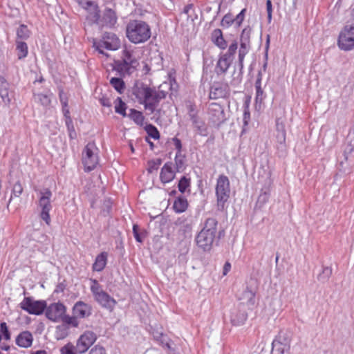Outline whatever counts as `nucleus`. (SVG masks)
I'll list each match as a JSON object with an SVG mask.
<instances>
[{
    "instance_id": "nucleus-1",
    "label": "nucleus",
    "mask_w": 354,
    "mask_h": 354,
    "mask_svg": "<svg viewBox=\"0 0 354 354\" xmlns=\"http://www.w3.org/2000/svg\"><path fill=\"white\" fill-rule=\"evenodd\" d=\"M151 35L149 25L142 20H131L126 27V36L129 41L135 44L148 41Z\"/></svg>"
},
{
    "instance_id": "nucleus-2",
    "label": "nucleus",
    "mask_w": 354,
    "mask_h": 354,
    "mask_svg": "<svg viewBox=\"0 0 354 354\" xmlns=\"http://www.w3.org/2000/svg\"><path fill=\"white\" fill-rule=\"evenodd\" d=\"M230 183L228 177L224 174L219 175L215 187L216 205L218 210L224 211L226 209L227 203L230 197Z\"/></svg>"
},
{
    "instance_id": "nucleus-3",
    "label": "nucleus",
    "mask_w": 354,
    "mask_h": 354,
    "mask_svg": "<svg viewBox=\"0 0 354 354\" xmlns=\"http://www.w3.org/2000/svg\"><path fill=\"white\" fill-rule=\"evenodd\" d=\"M139 65L131 47L124 46L122 50L121 60L115 62L117 70L123 74H131Z\"/></svg>"
},
{
    "instance_id": "nucleus-4",
    "label": "nucleus",
    "mask_w": 354,
    "mask_h": 354,
    "mask_svg": "<svg viewBox=\"0 0 354 354\" xmlns=\"http://www.w3.org/2000/svg\"><path fill=\"white\" fill-rule=\"evenodd\" d=\"M82 162L86 172L96 168L99 164V149L94 142H88L82 153Z\"/></svg>"
},
{
    "instance_id": "nucleus-5",
    "label": "nucleus",
    "mask_w": 354,
    "mask_h": 354,
    "mask_svg": "<svg viewBox=\"0 0 354 354\" xmlns=\"http://www.w3.org/2000/svg\"><path fill=\"white\" fill-rule=\"evenodd\" d=\"M93 46L99 53L108 56L103 49L116 50L120 48L121 41L115 33L106 32L104 33L100 39L95 40Z\"/></svg>"
},
{
    "instance_id": "nucleus-6",
    "label": "nucleus",
    "mask_w": 354,
    "mask_h": 354,
    "mask_svg": "<svg viewBox=\"0 0 354 354\" xmlns=\"http://www.w3.org/2000/svg\"><path fill=\"white\" fill-rule=\"evenodd\" d=\"M52 196L53 193L49 188H44L39 192L38 201V205L41 209L39 216L47 225H50L51 223L50 212L53 208L51 204Z\"/></svg>"
},
{
    "instance_id": "nucleus-7",
    "label": "nucleus",
    "mask_w": 354,
    "mask_h": 354,
    "mask_svg": "<svg viewBox=\"0 0 354 354\" xmlns=\"http://www.w3.org/2000/svg\"><path fill=\"white\" fill-rule=\"evenodd\" d=\"M19 307L30 315H39L44 312L46 302L43 300H35L31 297H25L20 302Z\"/></svg>"
},
{
    "instance_id": "nucleus-8",
    "label": "nucleus",
    "mask_w": 354,
    "mask_h": 354,
    "mask_svg": "<svg viewBox=\"0 0 354 354\" xmlns=\"http://www.w3.org/2000/svg\"><path fill=\"white\" fill-rule=\"evenodd\" d=\"M337 46L344 51L354 48V25L346 26L341 30L337 39Z\"/></svg>"
},
{
    "instance_id": "nucleus-9",
    "label": "nucleus",
    "mask_w": 354,
    "mask_h": 354,
    "mask_svg": "<svg viewBox=\"0 0 354 354\" xmlns=\"http://www.w3.org/2000/svg\"><path fill=\"white\" fill-rule=\"evenodd\" d=\"M291 338L288 333L280 332L272 344V354H288L290 349Z\"/></svg>"
},
{
    "instance_id": "nucleus-10",
    "label": "nucleus",
    "mask_w": 354,
    "mask_h": 354,
    "mask_svg": "<svg viewBox=\"0 0 354 354\" xmlns=\"http://www.w3.org/2000/svg\"><path fill=\"white\" fill-rule=\"evenodd\" d=\"M91 290L96 301L102 306L112 308L115 305V299L102 289L100 285L96 280L93 281V284L91 287Z\"/></svg>"
},
{
    "instance_id": "nucleus-11",
    "label": "nucleus",
    "mask_w": 354,
    "mask_h": 354,
    "mask_svg": "<svg viewBox=\"0 0 354 354\" xmlns=\"http://www.w3.org/2000/svg\"><path fill=\"white\" fill-rule=\"evenodd\" d=\"M96 340L97 335L94 332L86 330L82 333L76 342L78 354L85 353Z\"/></svg>"
},
{
    "instance_id": "nucleus-12",
    "label": "nucleus",
    "mask_w": 354,
    "mask_h": 354,
    "mask_svg": "<svg viewBox=\"0 0 354 354\" xmlns=\"http://www.w3.org/2000/svg\"><path fill=\"white\" fill-rule=\"evenodd\" d=\"M46 317L53 322L62 320L66 312V307L60 302L53 303L46 308Z\"/></svg>"
},
{
    "instance_id": "nucleus-13",
    "label": "nucleus",
    "mask_w": 354,
    "mask_h": 354,
    "mask_svg": "<svg viewBox=\"0 0 354 354\" xmlns=\"http://www.w3.org/2000/svg\"><path fill=\"white\" fill-rule=\"evenodd\" d=\"M208 114L209 120L216 125H220L225 120V112L218 103H211L208 108Z\"/></svg>"
},
{
    "instance_id": "nucleus-14",
    "label": "nucleus",
    "mask_w": 354,
    "mask_h": 354,
    "mask_svg": "<svg viewBox=\"0 0 354 354\" xmlns=\"http://www.w3.org/2000/svg\"><path fill=\"white\" fill-rule=\"evenodd\" d=\"M215 236L213 234L201 230L196 236V245L203 251L209 252L212 248Z\"/></svg>"
},
{
    "instance_id": "nucleus-15",
    "label": "nucleus",
    "mask_w": 354,
    "mask_h": 354,
    "mask_svg": "<svg viewBox=\"0 0 354 354\" xmlns=\"http://www.w3.org/2000/svg\"><path fill=\"white\" fill-rule=\"evenodd\" d=\"M118 21V16L115 11L111 8H105L102 16L100 17L98 24L102 27L113 28Z\"/></svg>"
},
{
    "instance_id": "nucleus-16",
    "label": "nucleus",
    "mask_w": 354,
    "mask_h": 354,
    "mask_svg": "<svg viewBox=\"0 0 354 354\" xmlns=\"http://www.w3.org/2000/svg\"><path fill=\"white\" fill-rule=\"evenodd\" d=\"M81 6L87 11V19L92 23L98 24L100 20V9L94 1H87Z\"/></svg>"
},
{
    "instance_id": "nucleus-17",
    "label": "nucleus",
    "mask_w": 354,
    "mask_h": 354,
    "mask_svg": "<svg viewBox=\"0 0 354 354\" xmlns=\"http://www.w3.org/2000/svg\"><path fill=\"white\" fill-rule=\"evenodd\" d=\"M176 174L173 163L166 162L160 169V180L162 184L169 183L175 178Z\"/></svg>"
},
{
    "instance_id": "nucleus-18",
    "label": "nucleus",
    "mask_w": 354,
    "mask_h": 354,
    "mask_svg": "<svg viewBox=\"0 0 354 354\" xmlns=\"http://www.w3.org/2000/svg\"><path fill=\"white\" fill-rule=\"evenodd\" d=\"M73 314L80 319L88 317L91 314V307L90 305L79 301L73 308Z\"/></svg>"
},
{
    "instance_id": "nucleus-19",
    "label": "nucleus",
    "mask_w": 354,
    "mask_h": 354,
    "mask_svg": "<svg viewBox=\"0 0 354 354\" xmlns=\"http://www.w3.org/2000/svg\"><path fill=\"white\" fill-rule=\"evenodd\" d=\"M155 91V89L142 84L135 89L134 94L140 103L143 104Z\"/></svg>"
},
{
    "instance_id": "nucleus-20",
    "label": "nucleus",
    "mask_w": 354,
    "mask_h": 354,
    "mask_svg": "<svg viewBox=\"0 0 354 354\" xmlns=\"http://www.w3.org/2000/svg\"><path fill=\"white\" fill-rule=\"evenodd\" d=\"M33 337L30 331L25 330L20 333L15 339L16 344L21 348H29L32 346Z\"/></svg>"
},
{
    "instance_id": "nucleus-21",
    "label": "nucleus",
    "mask_w": 354,
    "mask_h": 354,
    "mask_svg": "<svg viewBox=\"0 0 354 354\" xmlns=\"http://www.w3.org/2000/svg\"><path fill=\"white\" fill-rule=\"evenodd\" d=\"M232 62L233 60L231 59L225 57L223 55H221L215 66L216 73L218 75L225 74L231 66Z\"/></svg>"
},
{
    "instance_id": "nucleus-22",
    "label": "nucleus",
    "mask_w": 354,
    "mask_h": 354,
    "mask_svg": "<svg viewBox=\"0 0 354 354\" xmlns=\"http://www.w3.org/2000/svg\"><path fill=\"white\" fill-rule=\"evenodd\" d=\"M211 40L212 43L218 48L224 50L227 48V44L224 39L223 32L221 29H214L211 34Z\"/></svg>"
},
{
    "instance_id": "nucleus-23",
    "label": "nucleus",
    "mask_w": 354,
    "mask_h": 354,
    "mask_svg": "<svg viewBox=\"0 0 354 354\" xmlns=\"http://www.w3.org/2000/svg\"><path fill=\"white\" fill-rule=\"evenodd\" d=\"M164 97L156 91L153 93L151 97H149L142 104L145 106V109L150 111V113H153L156 108L158 106L160 99Z\"/></svg>"
},
{
    "instance_id": "nucleus-24",
    "label": "nucleus",
    "mask_w": 354,
    "mask_h": 354,
    "mask_svg": "<svg viewBox=\"0 0 354 354\" xmlns=\"http://www.w3.org/2000/svg\"><path fill=\"white\" fill-rule=\"evenodd\" d=\"M108 259V253L106 252H102L100 254L97 255L95 261L93 263L92 269L95 272L102 271L106 266Z\"/></svg>"
},
{
    "instance_id": "nucleus-25",
    "label": "nucleus",
    "mask_w": 354,
    "mask_h": 354,
    "mask_svg": "<svg viewBox=\"0 0 354 354\" xmlns=\"http://www.w3.org/2000/svg\"><path fill=\"white\" fill-rule=\"evenodd\" d=\"M276 128V140L277 143L279 145H285L286 140V131L285 129V124L283 122H280L279 119L277 120Z\"/></svg>"
},
{
    "instance_id": "nucleus-26",
    "label": "nucleus",
    "mask_w": 354,
    "mask_h": 354,
    "mask_svg": "<svg viewBox=\"0 0 354 354\" xmlns=\"http://www.w3.org/2000/svg\"><path fill=\"white\" fill-rule=\"evenodd\" d=\"M188 207V201L184 196H178L174 201L173 209L176 213H183Z\"/></svg>"
},
{
    "instance_id": "nucleus-27",
    "label": "nucleus",
    "mask_w": 354,
    "mask_h": 354,
    "mask_svg": "<svg viewBox=\"0 0 354 354\" xmlns=\"http://www.w3.org/2000/svg\"><path fill=\"white\" fill-rule=\"evenodd\" d=\"M218 221L215 218H208L205 220L204 227L201 231L206 233H211L216 236L217 232Z\"/></svg>"
},
{
    "instance_id": "nucleus-28",
    "label": "nucleus",
    "mask_w": 354,
    "mask_h": 354,
    "mask_svg": "<svg viewBox=\"0 0 354 354\" xmlns=\"http://www.w3.org/2000/svg\"><path fill=\"white\" fill-rule=\"evenodd\" d=\"M9 84L2 76H0V95L4 102L9 103L10 99L8 94Z\"/></svg>"
},
{
    "instance_id": "nucleus-29",
    "label": "nucleus",
    "mask_w": 354,
    "mask_h": 354,
    "mask_svg": "<svg viewBox=\"0 0 354 354\" xmlns=\"http://www.w3.org/2000/svg\"><path fill=\"white\" fill-rule=\"evenodd\" d=\"M129 116L138 125H143L145 117L142 112L132 109L130 110Z\"/></svg>"
},
{
    "instance_id": "nucleus-30",
    "label": "nucleus",
    "mask_w": 354,
    "mask_h": 354,
    "mask_svg": "<svg viewBox=\"0 0 354 354\" xmlns=\"http://www.w3.org/2000/svg\"><path fill=\"white\" fill-rule=\"evenodd\" d=\"M248 315L245 313H237L232 315L231 322L234 326L243 325L247 320Z\"/></svg>"
},
{
    "instance_id": "nucleus-31",
    "label": "nucleus",
    "mask_w": 354,
    "mask_h": 354,
    "mask_svg": "<svg viewBox=\"0 0 354 354\" xmlns=\"http://www.w3.org/2000/svg\"><path fill=\"white\" fill-rule=\"evenodd\" d=\"M189 118L194 127L203 134V131H205L206 129L204 127V122L199 118L198 113H192Z\"/></svg>"
},
{
    "instance_id": "nucleus-32",
    "label": "nucleus",
    "mask_w": 354,
    "mask_h": 354,
    "mask_svg": "<svg viewBox=\"0 0 354 354\" xmlns=\"http://www.w3.org/2000/svg\"><path fill=\"white\" fill-rule=\"evenodd\" d=\"M111 85L120 93H122L125 88L124 81L118 77H112L110 80Z\"/></svg>"
},
{
    "instance_id": "nucleus-33",
    "label": "nucleus",
    "mask_w": 354,
    "mask_h": 354,
    "mask_svg": "<svg viewBox=\"0 0 354 354\" xmlns=\"http://www.w3.org/2000/svg\"><path fill=\"white\" fill-rule=\"evenodd\" d=\"M17 50L18 51L19 59L26 57L28 55V46L26 43L24 41H17Z\"/></svg>"
},
{
    "instance_id": "nucleus-34",
    "label": "nucleus",
    "mask_w": 354,
    "mask_h": 354,
    "mask_svg": "<svg viewBox=\"0 0 354 354\" xmlns=\"http://www.w3.org/2000/svg\"><path fill=\"white\" fill-rule=\"evenodd\" d=\"M256 101L261 102L264 99V92L261 88V79L258 78L255 82Z\"/></svg>"
},
{
    "instance_id": "nucleus-35",
    "label": "nucleus",
    "mask_w": 354,
    "mask_h": 354,
    "mask_svg": "<svg viewBox=\"0 0 354 354\" xmlns=\"http://www.w3.org/2000/svg\"><path fill=\"white\" fill-rule=\"evenodd\" d=\"M248 299L245 302L247 304L254 306L255 304V292L247 288L243 293L242 299Z\"/></svg>"
},
{
    "instance_id": "nucleus-36",
    "label": "nucleus",
    "mask_w": 354,
    "mask_h": 354,
    "mask_svg": "<svg viewBox=\"0 0 354 354\" xmlns=\"http://www.w3.org/2000/svg\"><path fill=\"white\" fill-rule=\"evenodd\" d=\"M191 180L185 176H183L178 185V190L182 193H185L186 189L190 187Z\"/></svg>"
},
{
    "instance_id": "nucleus-37",
    "label": "nucleus",
    "mask_w": 354,
    "mask_h": 354,
    "mask_svg": "<svg viewBox=\"0 0 354 354\" xmlns=\"http://www.w3.org/2000/svg\"><path fill=\"white\" fill-rule=\"evenodd\" d=\"M60 354H78L77 347L68 342L60 348Z\"/></svg>"
},
{
    "instance_id": "nucleus-38",
    "label": "nucleus",
    "mask_w": 354,
    "mask_h": 354,
    "mask_svg": "<svg viewBox=\"0 0 354 354\" xmlns=\"http://www.w3.org/2000/svg\"><path fill=\"white\" fill-rule=\"evenodd\" d=\"M237 48H238L237 41L234 40L229 46L227 51L223 55H225V57L231 59L232 60H233L234 56L236 52Z\"/></svg>"
},
{
    "instance_id": "nucleus-39",
    "label": "nucleus",
    "mask_w": 354,
    "mask_h": 354,
    "mask_svg": "<svg viewBox=\"0 0 354 354\" xmlns=\"http://www.w3.org/2000/svg\"><path fill=\"white\" fill-rule=\"evenodd\" d=\"M78 317L73 315V316L64 315L62 321L73 327H77L79 325V322L77 320Z\"/></svg>"
},
{
    "instance_id": "nucleus-40",
    "label": "nucleus",
    "mask_w": 354,
    "mask_h": 354,
    "mask_svg": "<svg viewBox=\"0 0 354 354\" xmlns=\"http://www.w3.org/2000/svg\"><path fill=\"white\" fill-rule=\"evenodd\" d=\"M117 101H118V103L115 106V112L122 115L124 117L126 116V104L124 102H122L120 97H118Z\"/></svg>"
},
{
    "instance_id": "nucleus-41",
    "label": "nucleus",
    "mask_w": 354,
    "mask_h": 354,
    "mask_svg": "<svg viewBox=\"0 0 354 354\" xmlns=\"http://www.w3.org/2000/svg\"><path fill=\"white\" fill-rule=\"evenodd\" d=\"M162 161L160 159L157 158L155 160H151L148 162V168L147 171L149 173L151 174L155 171H157L161 165Z\"/></svg>"
},
{
    "instance_id": "nucleus-42",
    "label": "nucleus",
    "mask_w": 354,
    "mask_h": 354,
    "mask_svg": "<svg viewBox=\"0 0 354 354\" xmlns=\"http://www.w3.org/2000/svg\"><path fill=\"white\" fill-rule=\"evenodd\" d=\"M224 95V91L221 87H212L209 92V98L218 99Z\"/></svg>"
},
{
    "instance_id": "nucleus-43",
    "label": "nucleus",
    "mask_w": 354,
    "mask_h": 354,
    "mask_svg": "<svg viewBox=\"0 0 354 354\" xmlns=\"http://www.w3.org/2000/svg\"><path fill=\"white\" fill-rule=\"evenodd\" d=\"M248 53L247 46L245 42H241L239 51V62L241 67H243L245 56Z\"/></svg>"
},
{
    "instance_id": "nucleus-44",
    "label": "nucleus",
    "mask_w": 354,
    "mask_h": 354,
    "mask_svg": "<svg viewBox=\"0 0 354 354\" xmlns=\"http://www.w3.org/2000/svg\"><path fill=\"white\" fill-rule=\"evenodd\" d=\"M146 130H147V132L148 133V135L155 139V140H158L160 138V133L159 131H158L157 128L156 127H154L153 125L152 124H149L147 127L146 128Z\"/></svg>"
},
{
    "instance_id": "nucleus-45",
    "label": "nucleus",
    "mask_w": 354,
    "mask_h": 354,
    "mask_svg": "<svg viewBox=\"0 0 354 354\" xmlns=\"http://www.w3.org/2000/svg\"><path fill=\"white\" fill-rule=\"evenodd\" d=\"M233 23H234V19L231 13H227L223 17L221 24L222 26L228 28L232 26Z\"/></svg>"
},
{
    "instance_id": "nucleus-46",
    "label": "nucleus",
    "mask_w": 354,
    "mask_h": 354,
    "mask_svg": "<svg viewBox=\"0 0 354 354\" xmlns=\"http://www.w3.org/2000/svg\"><path fill=\"white\" fill-rule=\"evenodd\" d=\"M17 35L18 37L22 38V39H26L29 37V30L28 27L25 25H21L18 28Z\"/></svg>"
},
{
    "instance_id": "nucleus-47",
    "label": "nucleus",
    "mask_w": 354,
    "mask_h": 354,
    "mask_svg": "<svg viewBox=\"0 0 354 354\" xmlns=\"http://www.w3.org/2000/svg\"><path fill=\"white\" fill-rule=\"evenodd\" d=\"M164 334L162 333H153V337L156 341L160 342V344L165 348H167V349H171V345L169 342H164V341L162 339L163 337Z\"/></svg>"
},
{
    "instance_id": "nucleus-48",
    "label": "nucleus",
    "mask_w": 354,
    "mask_h": 354,
    "mask_svg": "<svg viewBox=\"0 0 354 354\" xmlns=\"http://www.w3.org/2000/svg\"><path fill=\"white\" fill-rule=\"evenodd\" d=\"M246 12V8H243L236 16L234 19V23L236 24L238 27H239L245 19V15Z\"/></svg>"
},
{
    "instance_id": "nucleus-49",
    "label": "nucleus",
    "mask_w": 354,
    "mask_h": 354,
    "mask_svg": "<svg viewBox=\"0 0 354 354\" xmlns=\"http://www.w3.org/2000/svg\"><path fill=\"white\" fill-rule=\"evenodd\" d=\"M23 191L24 189L21 183L19 181L16 182L13 187L12 194L15 197H19L23 193Z\"/></svg>"
},
{
    "instance_id": "nucleus-50",
    "label": "nucleus",
    "mask_w": 354,
    "mask_h": 354,
    "mask_svg": "<svg viewBox=\"0 0 354 354\" xmlns=\"http://www.w3.org/2000/svg\"><path fill=\"white\" fill-rule=\"evenodd\" d=\"M38 100L41 105L48 106L50 104L51 100L46 94L40 93L38 95Z\"/></svg>"
},
{
    "instance_id": "nucleus-51",
    "label": "nucleus",
    "mask_w": 354,
    "mask_h": 354,
    "mask_svg": "<svg viewBox=\"0 0 354 354\" xmlns=\"http://www.w3.org/2000/svg\"><path fill=\"white\" fill-rule=\"evenodd\" d=\"M65 123L69 131V136L71 138H73V135H75V131L73 124L72 118H68V119H65Z\"/></svg>"
},
{
    "instance_id": "nucleus-52",
    "label": "nucleus",
    "mask_w": 354,
    "mask_h": 354,
    "mask_svg": "<svg viewBox=\"0 0 354 354\" xmlns=\"http://www.w3.org/2000/svg\"><path fill=\"white\" fill-rule=\"evenodd\" d=\"M88 354H107V353L103 346L95 345L90 350Z\"/></svg>"
},
{
    "instance_id": "nucleus-53",
    "label": "nucleus",
    "mask_w": 354,
    "mask_h": 354,
    "mask_svg": "<svg viewBox=\"0 0 354 354\" xmlns=\"http://www.w3.org/2000/svg\"><path fill=\"white\" fill-rule=\"evenodd\" d=\"M251 32H252V29H251V28L250 26L245 27L242 30V32H241V41L242 40H244V41L249 40Z\"/></svg>"
},
{
    "instance_id": "nucleus-54",
    "label": "nucleus",
    "mask_w": 354,
    "mask_h": 354,
    "mask_svg": "<svg viewBox=\"0 0 354 354\" xmlns=\"http://www.w3.org/2000/svg\"><path fill=\"white\" fill-rule=\"evenodd\" d=\"M1 332L4 335L5 339H10V333L6 322H2L0 324Z\"/></svg>"
},
{
    "instance_id": "nucleus-55",
    "label": "nucleus",
    "mask_w": 354,
    "mask_h": 354,
    "mask_svg": "<svg viewBox=\"0 0 354 354\" xmlns=\"http://www.w3.org/2000/svg\"><path fill=\"white\" fill-rule=\"evenodd\" d=\"M250 120V113L249 109L247 108L244 110L243 114V127H247L249 124Z\"/></svg>"
},
{
    "instance_id": "nucleus-56",
    "label": "nucleus",
    "mask_w": 354,
    "mask_h": 354,
    "mask_svg": "<svg viewBox=\"0 0 354 354\" xmlns=\"http://www.w3.org/2000/svg\"><path fill=\"white\" fill-rule=\"evenodd\" d=\"M139 227L138 225L136 224H134L133 225V236L136 239V240L138 241V242H140L141 243L142 241L141 237H140V235L139 234Z\"/></svg>"
},
{
    "instance_id": "nucleus-57",
    "label": "nucleus",
    "mask_w": 354,
    "mask_h": 354,
    "mask_svg": "<svg viewBox=\"0 0 354 354\" xmlns=\"http://www.w3.org/2000/svg\"><path fill=\"white\" fill-rule=\"evenodd\" d=\"M59 97L62 105H65L68 103V98L66 94H64L62 89L59 91Z\"/></svg>"
},
{
    "instance_id": "nucleus-58",
    "label": "nucleus",
    "mask_w": 354,
    "mask_h": 354,
    "mask_svg": "<svg viewBox=\"0 0 354 354\" xmlns=\"http://www.w3.org/2000/svg\"><path fill=\"white\" fill-rule=\"evenodd\" d=\"M266 9L268 12V19L269 21L272 19V2L270 0L266 1Z\"/></svg>"
},
{
    "instance_id": "nucleus-59",
    "label": "nucleus",
    "mask_w": 354,
    "mask_h": 354,
    "mask_svg": "<svg viewBox=\"0 0 354 354\" xmlns=\"http://www.w3.org/2000/svg\"><path fill=\"white\" fill-rule=\"evenodd\" d=\"M62 112H63V114H64V116L65 118V119H68V118H71V115H70V111H69V108H68V104L65 105H62Z\"/></svg>"
},
{
    "instance_id": "nucleus-60",
    "label": "nucleus",
    "mask_w": 354,
    "mask_h": 354,
    "mask_svg": "<svg viewBox=\"0 0 354 354\" xmlns=\"http://www.w3.org/2000/svg\"><path fill=\"white\" fill-rule=\"evenodd\" d=\"M173 142H174L176 149L178 151H180V150L182 149V143H181L180 140L177 138H173Z\"/></svg>"
},
{
    "instance_id": "nucleus-61",
    "label": "nucleus",
    "mask_w": 354,
    "mask_h": 354,
    "mask_svg": "<svg viewBox=\"0 0 354 354\" xmlns=\"http://www.w3.org/2000/svg\"><path fill=\"white\" fill-rule=\"evenodd\" d=\"M100 102L103 106L110 107L111 106V102L108 98L102 97L100 100Z\"/></svg>"
},
{
    "instance_id": "nucleus-62",
    "label": "nucleus",
    "mask_w": 354,
    "mask_h": 354,
    "mask_svg": "<svg viewBox=\"0 0 354 354\" xmlns=\"http://www.w3.org/2000/svg\"><path fill=\"white\" fill-rule=\"evenodd\" d=\"M231 269V264L230 262L227 261L223 266V274L226 275Z\"/></svg>"
},
{
    "instance_id": "nucleus-63",
    "label": "nucleus",
    "mask_w": 354,
    "mask_h": 354,
    "mask_svg": "<svg viewBox=\"0 0 354 354\" xmlns=\"http://www.w3.org/2000/svg\"><path fill=\"white\" fill-rule=\"evenodd\" d=\"M188 112H189V115H192V113H194V114L198 113V111L196 109V106L194 104H189L188 106Z\"/></svg>"
},
{
    "instance_id": "nucleus-64",
    "label": "nucleus",
    "mask_w": 354,
    "mask_h": 354,
    "mask_svg": "<svg viewBox=\"0 0 354 354\" xmlns=\"http://www.w3.org/2000/svg\"><path fill=\"white\" fill-rule=\"evenodd\" d=\"M30 354H47V352L44 350H39L32 352Z\"/></svg>"
}]
</instances>
